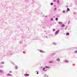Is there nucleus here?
<instances>
[{
  "label": "nucleus",
  "mask_w": 77,
  "mask_h": 77,
  "mask_svg": "<svg viewBox=\"0 0 77 77\" xmlns=\"http://www.w3.org/2000/svg\"><path fill=\"white\" fill-rule=\"evenodd\" d=\"M56 54V53H53L51 54L52 56H54V55H55Z\"/></svg>",
  "instance_id": "nucleus-9"
},
{
  "label": "nucleus",
  "mask_w": 77,
  "mask_h": 77,
  "mask_svg": "<svg viewBox=\"0 0 77 77\" xmlns=\"http://www.w3.org/2000/svg\"><path fill=\"white\" fill-rule=\"evenodd\" d=\"M56 9H57V8H55L54 11H56Z\"/></svg>",
  "instance_id": "nucleus-23"
},
{
  "label": "nucleus",
  "mask_w": 77,
  "mask_h": 77,
  "mask_svg": "<svg viewBox=\"0 0 77 77\" xmlns=\"http://www.w3.org/2000/svg\"><path fill=\"white\" fill-rule=\"evenodd\" d=\"M55 20L56 21H57V20H58V18H55Z\"/></svg>",
  "instance_id": "nucleus-18"
},
{
  "label": "nucleus",
  "mask_w": 77,
  "mask_h": 77,
  "mask_svg": "<svg viewBox=\"0 0 77 77\" xmlns=\"http://www.w3.org/2000/svg\"><path fill=\"white\" fill-rule=\"evenodd\" d=\"M51 21H53V18H51Z\"/></svg>",
  "instance_id": "nucleus-20"
},
{
  "label": "nucleus",
  "mask_w": 77,
  "mask_h": 77,
  "mask_svg": "<svg viewBox=\"0 0 77 77\" xmlns=\"http://www.w3.org/2000/svg\"><path fill=\"white\" fill-rule=\"evenodd\" d=\"M69 35V33H67L66 34V36H68V35Z\"/></svg>",
  "instance_id": "nucleus-14"
},
{
  "label": "nucleus",
  "mask_w": 77,
  "mask_h": 77,
  "mask_svg": "<svg viewBox=\"0 0 77 77\" xmlns=\"http://www.w3.org/2000/svg\"><path fill=\"white\" fill-rule=\"evenodd\" d=\"M67 10L68 11H69V9L68 8H67Z\"/></svg>",
  "instance_id": "nucleus-17"
},
{
  "label": "nucleus",
  "mask_w": 77,
  "mask_h": 77,
  "mask_svg": "<svg viewBox=\"0 0 77 77\" xmlns=\"http://www.w3.org/2000/svg\"><path fill=\"white\" fill-rule=\"evenodd\" d=\"M51 5H53V3H52L51 4Z\"/></svg>",
  "instance_id": "nucleus-24"
},
{
  "label": "nucleus",
  "mask_w": 77,
  "mask_h": 77,
  "mask_svg": "<svg viewBox=\"0 0 77 77\" xmlns=\"http://www.w3.org/2000/svg\"><path fill=\"white\" fill-rule=\"evenodd\" d=\"M65 61L66 63H68L69 62V61L68 60H66Z\"/></svg>",
  "instance_id": "nucleus-13"
},
{
  "label": "nucleus",
  "mask_w": 77,
  "mask_h": 77,
  "mask_svg": "<svg viewBox=\"0 0 77 77\" xmlns=\"http://www.w3.org/2000/svg\"><path fill=\"white\" fill-rule=\"evenodd\" d=\"M69 23H70V21H69L68 24H69Z\"/></svg>",
  "instance_id": "nucleus-31"
},
{
  "label": "nucleus",
  "mask_w": 77,
  "mask_h": 77,
  "mask_svg": "<svg viewBox=\"0 0 77 77\" xmlns=\"http://www.w3.org/2000/svg\"><path fill=\"white\" fill-rule=\"evenodd\" d=\"M57 2H58V3H57V4H59V0L57 1Z\"/></svg>",
  "instance_id": "nucleus-25"
},
{
  "label": "nucleus",
  "mask_w": 77,
  "mask_h": 77,
  "mask_svg": "<svg viewBox=\"0 0 77 77\" xmlns=\"http://www.w3.org/2000/svg\"><path fill=\"white\" fill-rule=\"evenodd\" d=\"M7 75H8V76H12V75L10 74H7Z\"/></svg>",
  "instance_id": "nucleus-2"
},
{
  "label": "nucleus",
  "mask_w": 77,
  "mask_h": 77,
  "mask_svg": "<svg viewBox=\"0 0 77 77\" xmlns=\"http://www.w3.org/2000/svg\"><path fill=\"white\" fill-rule=\"evenodd\" d=\"M9 72H10V73H11V72H12V71H10Z\"/></svg>",
  "instance_id": "nucleus-30"
},
{
  "label": "nucleus",
  "mask_w": 77,
  "mask_h": 77,
  "mask_svg": "<svg viewBox=\"0 0 77 77\" xmlns=\"http://www.w3.org/2000/svg\"><path fill=\"white\" fill-rule=\"evenodd\" d=\"M41 68H42V67H41Z\"/></svg>",
  "instance_id": "nucleus-32"
},
{
  "label": "nucleus",
  "mask_w": 77,
  "mask_h": 77,
  "mask_svg": "<svg viewBox=\"0 0 77 77\" xmlns=\"http://www.w3.org/2000/svg\"><path fill=\"white\" fill-rule=\"evenodd\" d=\"M37 74H39V72H38L37 73Z\"/></svg>",
  "instance_id": "nucleus-29"
},
{
  "label": "nucleus",
  "mask_w": 77,
  "mask_h": 77,
  "mask_svg": "<svg viewBox=\"0 0 77 77\" xmlns=\"http://www.w3.org/2000/svg\"><path fill=\"white\" fill-rule=\"evenodd\" d=\"M58 23L59 24L61 25V24H63V23H62L61 22H58Z\"/></svg>",
  "instance_id": "nucleus-4"
},
{
  "label": "nucleus",
  "mask_w": 77,
  "mask_h": 77,
  "mask_svg": "<svg viewBox=\"0 0 77 77\" xmlns=\"http://www.w3.org/2000/svg\"><path fill=\"white\" fill-rule=\"evenodd\" d=\"M74 14H76V13L75 12L74 13Z\"/></svg>",
  "instance_id": "nucleus-28"
},
{
  "label": "nucleus",
  "mask_w": 77,
  "mask_h": 77,
  "mask_svg": "<svg viewBox=\"0 0 77 77\" xmlns=\"http://www.w3.org/2000/svg\"><path fill=\"white\" fill-rule=\"evenodd\" d=\"M45 68H43V71H47V70H45Z\"/></svg>",
  "instance_id": "nucleus-11"
},
{
  "label": "nucleus",
  "mask_w": 77,
  "mask_h": 77,
  "mask_svg": "<svg viewBox=\"0 0 77 77\" xmlns=\"http://www.w3.org/2000/svg\"><path fill=\"white\" fill-rule=\"evenodd\" d=\"M56 0H54V2H56Z\"/></svg>",
  "instance_id": "nucleus-27"
},
{
  "label": "nucleus",
  "mask_w": 77,
  "mask_h": 77,
  "mask_svg": "<svg viewBox=\"0 0 77 77\" xmlns=\"http://www.w3.org/2000/svg\"><path fill=\"white\" fill-rule=\"evenodd\" d=\"M45 68H48V69L50 68V67L47 66H45Z\"/></svg>",
  "instance_id": "nucleus-10"
},
{
  "label": "nucleus",
  "mask_w": 77,
  "mask_h": 77,
  "mask_svg": "<svg viewBox=\"0 0 77 77\" xmlns=\"http://www.w3.org/2000/svg\"><path fill=\"white\" fill-rule=\"evenodd\" d=\"M67 8H68V6H67Z\"/></svg>",
  "instance_id": "nucleus-33"
},
{
  "label": "nucleus",
  "mask_w": 77,
  "mask_h": 77,
  "mask_svg": "<svg viewBox=\"0 0 77 77\" xmlns=\"http://www.w3.org/2000/svg\"><path fill=\"white\" fill-rule=\"evenodd\" d=\"M45 77H48V75H45Z\"/></svg>",
  "instance_id": "nucleus-26"
},
{
  "label": "nucleus",
  "mask_w": 77,
  "mask_h": 77,
  "mask_svg": "<svg viewBox=\"0 0 77 77\" xmlns=\"http://www.w3.org/2000/svg\"><path fill=\"white\" fill-rule=\"evenodd\" d=\"M53 62H54V61H49V63H53Z\"/></svg>",
  "instance_id": "nucleus-12"
},
{
  "label": "nucleus",
  "mask_w": 77,
  "mask_h": 77,
  "mask_svg": "<svg viewBox=\"0 0 77 77\" xmlns=\"http://www.w3.org/2000/svg\"><path fill=\"white\" fill-rule=\"evenodd\" d=\"M60 31V30H57L56 32H55V34L57 35V34H58L59 33V31Z\"/></svg>",
  "instance_id": "nucleus-1"
},
{
  "label": "nucleus",
  "mask_w": 77,
  "mask_h": 77,
  "mask_svg": "<svg viewBox=\"0 0 77 77\" xmlns=\"http://www.w3.org/2000/svg\"><path fill=\"white\" fill-rule=\"evenodd\" d=\"M1 63H2V64H4V63H4V62H1Z\"/></svg>",
  "instance_id": "nucleus-19"
},
{
  "label": "nucleus",
  "mask_w": 77,
  "mask_h": 77,
  "mask_svg": "<svg viewBox=\"0 0 77 77\" xmlns=\"http://www.w3.org/2000/svg\"><path fill=\"white\" fill-rule=\"evenodd\" d=\"M55 29H53V32H54V31H55Z\"/></svg>",
  "instance_id": "nucleus-22"
},
{
  "label": "nucleus",
  "mask_w": 77,
  "mask_h": 77,
  "mask_svg": "<svg viewBox=\"0 0 77 77\" xmlns=\"http://www.w3.org/2000/svg\"><path fill=\"white\" fill-rule=\"evenodd\" d=\"M46 17H47V16H46Z\"/></svg>",
  "instance_id": "nucleus-34"
},
{
  "label": "nucleus",
  "mask_w": 77,
  "mask_h": 77,
  "mask_svg": "<svg viewBox=\"0 0 77 77\" xmlns=\"http://www.w3.org/2000/svg\"><path fill=\"white\" fill-rule=\"evenodd\" d=\"M24 75H25V76H29V74H24Z\"/></svg>",
  "instance_id": "nucleus-6"
},
{
  "label": "nucleus",
  "mask_w": 77,
  "mask_h": 77,
  "mask_svg": "<svg viewBox=\"0 0 77 77\" xmlns=\"http://www.w3.org/2000/svg\"><path fill=\"white\" fill-rule=\"evenodd\" d=\"M57 60L58 62H60V60L59 58H57Z\"/></svg>",
  "instance_id": "nucleus-5"
},
{
  "label": "nucleus",
  "mask_w": 77,
  "mask_h": 77,
  "mask_svg": "<svg viewBox=\"0 0 77 77\" xmlns=\"http://www.w3.org/2000/svg\"><path fill=\"white\" fill-rule=\"evenodd\" d=\"M53 44H54V45H57V44L55 42H53Z\"/></svg>",
  "instance_id": "nucleus-7"
},
{
  "label": "nucleus",
  "mask_w": 77,
  "mask_h": 77,
  "mask_svg": "<svg viewBox=\"0 0 77 77\" xmlns=\"http://www.w3.org/2000/svg\"><path fill=\"white\" fill-rule=\"evenodd\" d=\"M39 51L40 53H45V52H44L41 50H39Z\"/></svg>",
  "instance_id": "nucleus-3"
},
{
  "label": "nucleus",
  "mask_w": 77,
  "mask_h": 77,
  "mask_svg": "<svg viewBox=\"0 0 77 77\" xmlns=\"http://www.w3.org/2000/svg\"><path fill=\"white\" fill-rule=\"evenodd\" d=\"M63 13L64 14H65V11H63Z\"/></svg>",
  "instance_id": "nucleus-21"
},
{
  "label": "nucleus",
  "mask_w": 77,
  "mask_h": 77,
  "mask_svg": "<svg viewBox=\"0 0 77 77\" xmlns=\"http://www.w3.org/2000/svg\"><path fill=\"white\" fill-rule=\"evenodd\" d=\"M61 26V27H65V25L64 24H63Z\"/></svg>",
  "instance_id": "nucleus-8"
},
{
  "label": "nucleus",
  "mask_w": 77,
  "mask_h": 77,
  "mask_svg": "<svg viewBox=\"0 0 77 77\" xmlns=\"http://www.w3.org/2000/svg\"><path fill=\"white\" fill-rule=\"evenodd\" d=\"M3 70H0V72H3Z\"/></svg>",
  "instance_id": "nucleus-15"
},
{
  "label": "nucleus",
  "mask_w": 77,
  "mask_h": 77,
  "mask_svg": "<svg viewBox=\"0 0 77 77\" xmlns=\"http://www.w3.org/2000/svg\"><path fill=\"white\" fill-rule=\"evenodd\" d=\"M15 68V69H18V67L17 66H16Z\"/></svg>",
  "instance_id": "nucleus-16"
}]
</instances>
